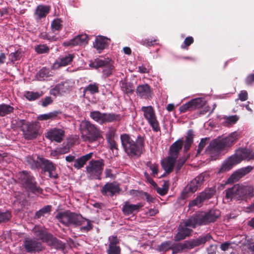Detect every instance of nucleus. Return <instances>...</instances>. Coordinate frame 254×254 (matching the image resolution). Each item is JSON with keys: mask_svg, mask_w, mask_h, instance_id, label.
Returning a JSON list of instances; mask_svg holds the SVG:
<instances>
[{"mask_svg": "<svg viewBox=\"0 0 254 254\" xmlns=\"http://www.w3.org/2000/svg\"><path fill=\"white\" fill-rule=\"evenodd\" d=\"M17 179L25 189L36 195L42 194L43 189L37 185L35 178L27 171L19 172L17 175Z\"/></svg>", "mask_w": 254, "mask_h": 254, "instance_id": "nucleus-8", "label": "nucleus"}, {"mask_svg": "<svg viewBox=\"0 0 254 254\" xmlns=\"http://www.w3.org/2000/svg\"><path fill=\"white\" fill-rule=\"evenodd\" d=\"M176 160L177 158L169 156L166 160L162 161V167L166 174H169L173 171L176 163Z\"/></svg>", "mask_w": 254, "mask_h": 254, "instance_id": "nucleus-29", "label": "nucleus"}, {"mask_svg": "<svg viewBox=\"0 0 254 254\" xmlns=\"http://www.w3.org/2000/svg\"><path fill=\"white\" fill-rule=\"evenodd\" d=\"M104 161L92 159L86 166L85 173L89 180H101V175L104 167Z\"/></svg>", "mask_w": 254, "mask_h": 254, "instance_id": "nucleus-10", "label": "nucleus"}, {"mask_svg": "<svg viewBox=\"0 0 254 254\" xmlns=\"http://www.w3.org/2000/svg\"><path fill=\"white\" fill-rule=\"evenodd\" d=\"M64 136V131L60 128H54L47 133L46 137L51 140L61 142Z\"/></svg>", "mask_w": 254, "mask_h": 254, "instance_id": "nucleus-28", "label": "nucleus"}, {"mask_svg": "<svg viewBox=\"0 0 254 254\" xmlns=\"http://www.w3.org/2000/svg\"><path fill=\"white\" fill-rule=\"evenodd\" d=\"M192 215L187 219L184 223V225H180L178 228V232L174 237V241L179 242L185 239L191 235L192 230L188 228L191 227L195 228L198 226Z\"/></svg>", "mask_w": 254, "mask_h": 254, "instance_id": "nucleus-13", "label": "nucleus"}, {"mask_svg": "<svg viewBox=\"0 0 254 254\" xmlns=\"http://www.w3.org/2000/svg\"><path fill=\"white\" fill-rule=\"evenodd\" d=\"M121 189L118 184L114 183H107L101 190V193L104 196H113L116 193H119Z\"/></svg>", "mask_w": 254, "mask_h": 254, "instance_id": "nucleus-24", "label": "nucleus"}, {"mask_svg": "<svg viewBox=\"0 0 254 254\" xmlns=\"http://www.w3.org/2000/svg\"><path fill=\"white\" fill-rule=\"evenodd\" d=\"M183 140L179 139L173 143L169 149V155L170 156L177 158L180 151L181 150L183 145Z\"/></svg>", "mask_w": 254, "mask_h": 254, "instance_id": "nucleus-30", "label": "nucleus"}, {"mask_svg": "<svg viewBox=\"0 0 254 254\" xmlns=\"http://www.w3.org/2000/svg\"><path fill=\"white\" fill-rule=\"evenodd\" d=\"M209 139V138L208 137L203 138L201 139V141L198 145L197 153H200L201 152V151L203 150V148L206 145L207 141Z\"/></svg>", "mask_w": 254, "mask_h": 254, "instance_id": "nucleus-58", "label": "nucleus"}, {"mask_svg": "<svg viewBox=\"0 0 254 254\" xmlns=\"http://www.w3.org/2000/svg\"><path fill=\"white\" fill-rule=\"evenodd\" d=\"M213 239L210 233L201 235L196 239L185 241L183 243L184 252L192 249L195 247L204 245L206 243L209 242Z\"/></svg>", "mask_w": 254, "mask_h": 254, "instance_id": "nucleus-16", "label": "nucleus"}, {"mask_svg": "<svg viewBox=\"0 0 254 254\" xmlns=\"http://www.w3.org/2000/svg\"><path fill=\"white\" fill-rule=\"evenodd\" d=\"M93 155V153L90 152L76 159L74 161L73 167L77 170L81 169L91 159Z\"/></svg>", "mask_w": 254, "mask_h": 254, "instance_id": "nucleus-31", "label": "nucleus"}, {"mask_svg": "<svg viewBox=\"0 0 254 254\" xmlns=\"http://www.w3.org/2000/svg\"><path fill=\"white\" fill-rule=\"evenodd\" d=\"M141 111L143 112L144 117L147 121L152 129L155 132L160 131L159 124L157 120L154 108L151 106H142Z\"/></svg>", "mask_w": 254, "mask_h": 254, "instance_id": "nucleus-17", "label": "nucleus"}, {"mask_svg": "<svg viewBox=\"0 0 254 254\" xmlns=\"http://www.w3.org/2000/svg\"><path fill=\"white\" fill-rule=\"evenodd\" d=\"M62 114L60 110L54 111L47 114L40 115L37 118L39 121L55 120L59 119V115Z\"/></svg>", "mask_w": 254, "mask_h": 254, "instance_id": "nucleus-37", "label": "nucleus"}, {"mask_svg": "<svg viewBox=\"0 0 254 254\" xmlns=\"http://www.w3.org/2000/svg\"><path fill=\"white\" fill-rule=\"evenodd\" d=\"M17 125L21 128L23 137L26 140H33L40 135V127L37 122H29L24 120H20Z\"/></svg>", "mask_w": 254, "mask_h": 254, "instance_id": "nucleus-9", "label": "nucleus"}, {"mask_svg": "<svg viewBox=\"0 0 254 254\" xmlns=\"http://www.w3.org/2000/svg\"><path fill=\"white\" fill-rule=\"evenodd\" d=\"M122 145L125 152L130 157L139 156L142 153L145 146V137L138 134L134 140L130 135L123 133L121 135Z\"/></svg>", "mask_w": 254, "mask_h": 254, "instance_id": "nucleus-3", "label": "nucleus"}, {"mask_svg": "<svg viewBox=\"0 0 254 254\" xmlns=\"http://www.w3.org/2000/svg\"><path fill=\"white\" fill-rule=\"evenodd\" d=\"M216 192L214 187L205 189L197 197L189 203L190 206H201L205 201L211 198Z\"/></svg>", "mask_w": 254, "mask_h": 254, "instance_id": "nucleus-19", "label": "nucleus"}, {"mask_svg": "<svg viewBox=\"0 0 254 254\" xmlns=\"http://www.w3.org/2000/svg\"><path fill=\"white\" fill-rule=\"evenodd\" d=\"M198 226L213 223L220 216L219 210L212 209L207 212H199L192 215Z\"/></svg>", "mask_w": 254, "mask_h": 254, "instance_id": "nucleus-11", "label": "nucleus"}, {"mask_svg": "<svg viewBox=\"0 0 254 254\" xmlns=\"http://www.w3.org/2000/svg\"><path fill=\"white\" fill-rule=\"evenodd\" d=\"M46 243L50 247L56 250H64V244L51 234Z\"/></svg>", "mask_w": 254, "mask_h": 254, "instance_id": "nucleus-33", "label": "nucleus"}, {"mask_svg": "<svg viewBox=\"0 0 254 254\" xmlns=\"http://www.w3.org/2000/svg\"><path fill=\"white\" fill-rule=\"evenodd\" d=\"M43 95L42 91L40 92H33L27 91L24 94L25 98L29 101H34L42 97Z\"/></svg>", "mask_w": 254, "mask_h": 254, "instance_id": "nucleus-43", "label": "nucleus"}, {"mask_svg": "<svg viewBox=\"0 0 254 254\" xmlns=\"http://www.w3.org/2000/svg\"><path fill=\"white\" fill-rule=\"evenodd\" d=\"M173 247V244L171 241H168L162 243L158 246V250L160 252H166L170 250H172Z\"/></svg>", "mask_w": 254, "mask_h": 254, "instance_id": "nucleus-48", "label": "nucleus"}, {"mask_svg": "<svg viewBox=\"0 0 254 254\" xmlns=\"http://www.w3.org/2000/svg\"><path fill=\"white\" fill-rule=\"evenodd\" d=\"M17 179L25 189L36 195L42 194L43 189L37 185L35 178L27 171L19 172L17 175Z\"/></svg>", "mask_w": 254, "mask_h": 254, "instance_id": "nucleus-7", "label": "nucleus"}, {"mask_svg": "<svg viewBox=\"0 0 254 254\" xmlns=\"http://www.w3.org/2000/svg\"><path fill=\"white\" fill-rule=\"evenodd\" d=\"M122 90L126 94H132L134 92L133 85L130 83L124 82L122 85Z\"/></svg>", "mask_w": 254, "mask_h": 254, "instance_id": "nucleus-49", "label": "nucleus"}, {"mask_svg": "<svg viewBox=\"0 0 254 254\" xmlns=\"http://www.w3.org/2000/svg\"><path fill=\"white\" fill-rule=\"evenodd\" d=\"M75 58L73 54H68L64 56L61 57L59 59L58 64L59 66H65L70 64Z\"/></svg>", "mask_w": 254, "mask_h": 254, "instance_id": "nucleus-40", "label": "nucleus"}, {"mask_svg": "<svg viewBox=\"0 0 254 254\" xmlns=\"http://www.w3.org/2000/svg\"><path fill=\"white\" fill-rule=\"evenodd\" d=\"M79 129L84 141L92 143L103 138L102 130L90 121H82L80 124Z\"/></svg>", "mask_w": 254, "mask_h": 254, "instance_id": "nucleus-5", "label": "nucleus"}, {"mask_svg": "<svg viewBox=\"0 0 254 254\" xmlns=\"http://www.w3.org/2000/svg\"><path fill=\"white\" fill-rule=\"evenodd\" d=\"M107 142L109 145L110 149L112 150L113 151H114V150H116L117 151V152L118 153L119 149L118 148V144L115 140L114 139L109 140Z\"/></svg>", "mask_w": 254, "mask_h": 254, "instance_id": "nucleus-59", "label": "nucleus"}, {"mask_svg": "<svg viewBox=\"0 0 254 254\" xmlns=\"http://www.w3.org/2000/svg\"><path fill=\"white\" fill-rule=\"evenodd\" d=\"M60 222L65 226H79L82 225L85 221H86L87 225L80 228V230L82 232H88L92 230L93 225L91 220L84 218L81 214L74 212H71L69 210L58 213L56 216Z\"/></svg>", "mask_w": 254, "mask_h": 254, "instance_id": "nucleus-2", "label": "nucleus"}, {"mask_svg": "<svg viewBox=\"0 0 254 254\" xmlns=\"http://www.w3.org/2000/svg\"><path fill=\"white\" fill-rule=\"evenodd\" d=\"M169 181H165L164 182L162 188L159 187L157 185V187H154V189L160 195L163 196L166 194L169 190Z\"/></svg>", "mask_w": 254, "mask_h": 254, "instance_id": "nucleus-46", "label": "nucleus"}, {"mask_svg": "<svg viewBox=\"0 0 254 254\" xmlns=\"http://www.w3.org/2000/svg\"><path fill=\"white\" fill-rule=\"evenodd\" d=\"M84 92H89L91 94L98 93L99 92L98 84L96 83L89 84L84 89Z\"/></svg>", "mask_w": 254, "mask_h": 254, "instance_id": "nucleus-47", "label": "nucleus"}, {"mask_svg": "<svg viewBox=\"0 0 254 254\" xmlns=\"http://www.w3.org/2000/svg\"><path fill=\"white\" fill-rule=\"evenodd\" d=\"M156 41V40H150L149 39H146L142 40L141 42V44L146 47H150L153 45V43Z\"/></svg>", "mask_w": 254, "mask_h": 254, "instance_id": "nucleus-61", "label": "nucleus"}, {"mask_svg": "<svg viewBox=\"0 0 254 254\" xmlns=\"http://www.w3.org/2000/svg\"><path fill=\"white\" fill-rule=\"evenodd\" d=\"M146 165L152 171V175L155 177L158 173V165L157 164H153L150 161H147Z\"/></svg>", "mask_w": 254, "mask_h": 254, "instance_id": "nucleus-52", "label": "nucleus"}, {"mask_svg": "<svg viewBox=\"0 0 254 254\" xmlns=\"http://www.w3.org/2000/svg\"><path fill=\"white\" fill-rule=\"evenodd\" d=\"M172 250L173 251V254L184 252L183 243L173 244Z\"/></svg>", "mask_w": 254, "mask_h": 254, "instance_id": "nucleus-51", "label": "nucleus"}, {"mask_svg": "<svg viewBox=\"0 0 254 254\" xmlns=\"http://www.w3.org/2000/svg\"><path fill=\"white\" fill-rule=\"evenodd\" d=\"M36 52L38 54L47 53L49 51V48L45 45H40L35 48Z\"/></svg>", "mask_w": 254, "mask_h": 254, "instance_id": "nucleus-57", "label": "nucleus"}, {"mask_svg": "<svg viewBox=\"0 0 254 254\" xmlns=\"http://www.w3.org/2000/svg\"><path fill=\"white\" fill-rule=\"evenodd\" d=\"M12 217L11 212L10 210H0V224L6 223L9 221Z\"/></svg>", "mask_w": 254, "mask_h": 254, "instance_id": "nucleus-44", "label": "nucleus"}, {"mask_svg": "<svg viewBox=\"0 0 254 254\" xmlns=\"http://www.w3.org/2000/svg\"><path fill=\"white\" fill-rule=\"evenodd\" d=\"M90 117L101 125L106 123L120 122L123 118V116L119 114L115 113H102L99 111L90 112Z\"/></svg>", "mask_w": 254, "mask_h": 254, "instance_id": "nucleus-12", "label": "nucleus"}, {"mask_svg": "<svg viewBox=\"0 0 254 254\" xmlns=\"http://www.w3.org/2000/svg\"><path fill=\"white\" fill-rule=\"evenodd\" d=\"M239 117L237 115H232L227 117L225 119V124L227 126L236 124L239 120Z\"/></svg>", "mask_w": 254, "mask_h": 254, "instance_id": "nucleus-54", "label": "nucleus"}, {"mask_svg": "<svg viewBox=\"0 0 254 254\" xmlns=\"http://www.w3.org/2000/svg\"><path fill=\"white\" fill-rule=\"evenodd\" d=\"M243 160H254V152L247 148H239L224 162L219 172L229 171Z\"/></svg>", "mask_w": 254, "mask_h": 254, "instance_id": "nucleus-4", "label": "nucleus"}, {"mask_svg": "<svg viewBox=\"0 0 254 254\" xmlns=\"http://www.w3.org/2000/svg\"><path fill=\"white\" fill-rule=\"evenodd\" d=\"M62 20L60 19H54L51 23V28L53 31H59L62 29Z\"/></svg>", "mask_w": 254, "mask_h": 254, "instance_id": "nucleus-50", "label": "nucleus"}, {"mask_svg": "<svg viewBox=\"0 0 254 254\" xmlns=\"http://www.w3.org/2000/svg\"><path fill=\"white\" fill-rule=\"evenodd\" d=\"M88 42V36L85 34H81L75 36L74 38L70 40L69 42L64 43V44L66 46H77Z\"/></svg>", "mask_w": 254, "mask_h": 254, "instance_id": "nucleus-32", "label": "nucleus"}, {"mask_svg": "<svg viewBox=\"0 0 254 254\" xmlns=\"http://www.w3.org/2000/svg\"><path fill=\"white\" fill-rule=\"evenodd\" d=\"M116 129L113 127H109L108 131L106 133V138L107 141L112 140H114L116 135Z\"/></svg>", "mask_w": 254, "mask_h": 254, "instance_id": "nucleus-53", "label": "nucleus"}, {"mask_svg": "<svg viewBox=\"0 0 254 254\" xmlns=\"http://www.w3.org/2000/svg\"><path fill=\"white\" fill-rule=\"evenodd\" d=\"M137 96L141 98L149 99L151 97L152 91L150 86L148 84L138 85L136 89Z\"/></svg>", "mask_w": 254, "mask_h": 254, "instance_id": "nucleus-26", "label": "nucleus"}, {"mask_svg": "<svg viewBox=\"0 0 254 254\" xmlns=\"http://www.w3.org/2000/svg\"><path fill=\"white\" fill-rule=\"evenodd\" d=\"M144 174L147 182L150 183L153 187H157V184L154 182L153 179L150 177L149 175L147 172H145Z\"/></svg>", "mask_w": 254, "mask_h": 254, "instance_id": "nucleus-64", "label": "nucleus"}, {"mask_svg": "<svg viewBox=\"0 0 254 254\" xmlns=\"http://www.w3.org/2000/svg\"><path fill=\"white\" fill-rule=\"evenodd\" d=\"M207 177L206 173H201L193 180H192L189 184L183 190L182 193L183 199H186L189 196L190 192L193 193L201 187L205 181V178Z\"/></svg>", "mask_w": 254, "mask_h": 254, "instance_id": "nucleus-15", "label": "nucleus"}, {"mask_svg": "<svg viewBox=\"0 0 254 254\" xmlns=\"http://www.w3.org/2000/svg\"><path fill=\"white\" fill-rule=\"evenodd\" d=\"M205 100L203 98H196L180 106L181 113L190 112L201 108L205 104Z\"/></svg>", "mask_w": 254, "mask_h": 254, "instance_id": "nucleus-20", "label": "nucleus"}, {"mask_svg": "<svg viewBox=\"0 0 254 254\" xmlns=\"http://www.w3.org/2000/svg\"><path fill=\"white\" fill-rule=\"evenodd\" d=\"M253 169V167L248 166L246 167L238 169L231 175V176L228 179L226 183L227 184H231L238 181L240 179L249 173Z\"/></svg>", "mask_w": 254, "mask_h": 254, "instance_id": "nucleus-22", "label": "nucleus"}, {"mask_svg": "<svg viewBox=\"0 0 254 254\" xmlns=\"http://www.w3.org/2000/svg\"><path fill=\"white\" fill-rule=\"evenodd\" d=\"M143 206V205L141 203L133 204L129 203L128 201H126L123 206L122 211L125 215H129L138 212Z\"/></svg>", "mask_w": 254, "mask_h": 254, "instance_id": "nucleus-27", "label": "nucleus"}, {"mask_svg": "<svg viewBox=\"0 0 254 254\" xmlns=\"http://www.w3.org/2000/svg\"><path fill=\"white\" fill-rule=\"evenodd\" d=\"M52 76L50 69L46 67H43L36 74V78L39 81H44L47 78Z\"/></svg>", "mask_w": 254, "mask_h": 254, "instance_id": "nucleus-38", "label": "nucleus"}, {"mask_svg": "<svg viewBox=\"0 0 254 254\" xmlns=\"http://www.w3.org/2000/svg\"><path fill=\"white\" fill-rule=\"evenodd\" d=\"M40 159V165L42 166L41 168L44 172H48L50 178L57 179L58 175L55 172L56 170L55 165L51 161L46 159L43 157H38Z\"/></svg>", "mask_w": 254, "mask_h": 254, "instance_id": "nucleus-21", "label": "nucleus"}, {"mask_svg": "<svg viewBox=\"0 0 254 254\" xmlns=\"http://www.w3.org/2000/svg\"><path fill=\"white\" fill-rule=\"evenodd\" d=\"M113 61L109 59L97 58L89 64V66L93 68L98 69L100 67L103 69V77L105 78L110 76L114 69Z\"/></svg>", "mask_w": 254, "mask_h": 254, "instance_id": "nucleus-14", "label": "nucleus"}, {"mask_svg": "<svg viewBox=\"0 0 254 254\" xmlns=\"http://www.w3.org/2000/svg\"><path fill=\"white\" fill-rule=\"evenodd\" d=\"M14 111V108L6 104H0V117H4L11 114Z\"/></svg>", "mask_w": 254, "mask_h": 254, "instance_id": "nucleus-42", "label": "nucleus"}, {"mask_svg": "<svg viewBox=\"0 0 254 254\" xmlns=\"http://www.w3.org/2000/svg\"><path fill=\"white\" fill-rule=\"evenodd\" d=\"M194 42L193 38L191 36H189L185 38L184 44L181 45V48L184 50H188V47Z\"/></svg>", "mask_w": 254, "mask_h": 254, "instance_id": "nucleus-55", "label": "nucleus"}, {"mask_svg": "<svg viewBox=\"0 0 254 254\" xmlns=\"http://www.w3.org/2000/svg\"><path fill=\"white\" fill-rule=\"evenodd\" d=\"M226 198L238 200H246L254 196V188L251 185L243 186L236 184L225 190Z\"/></svg>", "mask_w": 254, "mask_h": 254, "instance_id": "nucleus-6", "label": "nucleus"}, {"mask_svg": "<svg viewBox=\"0 0 254 254\" xmlns=\"http://www.w3.org/2000/svg\"><path fill=\"white\" fill-rule=\"evenodd\" d=\"M239 99L242 101H246L248 99V94L246 90H242L239 95Z\"/></svg>", "mask_w": 254, "mask_h": 254, "instance_id": "nucleus-63", "label": "nucleus"}, {"mask_svg": "<svg viewBox=\"0 0 254 254\" xmlns=\"http://www.w3.org/2000/svg\"><path fill=\"white\" fill-rule=\"evenodd\" d=\"M67 83L65 82H61L56 85V86L51 89L50 93L51 95L57 96L62 95L63 93L66 92L68 90Z\"/></svg>", "mask_w": 254, "mask_h": 254, "instance_id": "nucleus-34", "label": "nucleus"}, {"mask_svg": "<svg viewBox=\"0 0 254 254\" xmlns=\"http://www.w3.org/2000/svg\"><path fill=\"white\" fill-rule=\"evenodd\" d=\"M21 57V52L20 50H17L15 52L11 53L9 54V59L12 62H14L20 60Z\"/></svg>", "mask_w": 254, "mask_h": 254, "instance_id": "nucleus-56", "label": "nucleus"}, {"mask_svg": "<svg viewBox=\"0 0 254 254\" xmlns=\"http://www.w3.org/2000/svg\"><path fill=\"white\" fill-rule=\"evenodd\" d=\"M50 10V6L48 5H38L35 11V15L38 19H40L45 17L49 13Z\"/></svg>", "mask_w": 254, "mask_h": 254, "instance_id": "nucleus-36", "label": "nucleus"}, {"mask_svg": "<svg viewBox=\"0 0 254 254\" xmlns=\"http://www.w3.org/2000/svg\"><path fill=\"white\" fill-rule=\"evenodd\" d=\"M39 156H28L26 158V162L27 164L30 166L32 170L39 169L42 168L40 165V159L38 158Z\"/></svg>", "mask_w": 254, "mask_h": 254, "instance_id": "nucleus-35", "label": "nucleus"}, {"mask_svg": "<svg viewBox=\"0 0 254 254\" xmlns=\"http://www.w3.org/2000/svg\"><path fill=\"white\" fill-rule=\"evenodd\" d=\"M193 131L192 129H189L187 132V136L185 141L184 150L185 151H188L190 149L192 143L193 142Z\"/></svg>", "mask_w": 254, "mask_h": 254, "instance_id": "nucleus-41", "label": "nucleus"}, {"mask_svg": "<svg viewBox=\"0 0 254 254\" xmlns=\"http://www.w3.org/2000/svg\"><path fill=\"white\" fill-rule=\"evenodd\" d=\"M52 210V206L50 205H46L35 213V218L39 219L45 214L50 213Z\"/></svg>", "mask_w": 254, "mask_h": 254, "instance_id": "nucleus-45", "label": "nucleus"}, {"mask_svg": "<svg viewBox=\"0 0 254 254\" xmlns=\"http://www.w3.org/2000/svg\"><path fill=\"white\" fill-rule=\"evenodd\" d=\"M23 246L26 252L30 254L38 253L45 250V247L36 238H25L23 242Z\"/></svg>", "mask_w": 254, "mask_h": 254, "instance_id": "nucleus-18", "label": "nucleus"}, {"mask_svg": "<svg viewBox=\"0 0 254 254\" xmlns=\"http://www.w3.org/2000/svg\"><path fill=\"white\" fill-rule=\"evenodd\" d=\"M53 103V100L50 96H47L42 99V106L43 107H47L48 105Z\"/></svg>", "mask_w": 254, "mask_h": 254, "instance_id": "nucleus-62", "label": "nucleus"}, {"mask_svg": "<svg viewBox=\"0 0 254 254\" xmlns=\"http://www.w3.org/2000/svg\"><path fill=\"white\" fill-rule=\"evenodd\" d=\"M32 232L35 236L45 243L52 234L48 232L47 229L40 226H35L32 229Z\"/></svg>", "mask_w": 254, "mask_h": 254, "instance_id": "nucleus-25", "label": "nucleus"}, {"mask_svg": "<svg viewBox=\"0 0 254 254\" xmlns=\"http://www.w3.org/2000/svg\"><path fill=\"white\" fill-rule=\"evenodd\" d=\"M109 39L104 36H100L96 38L95 42L94 43V47L97 50H102L108 45V41Z\"/></svg>", "mask_w": 254, "mask_h": 254, "instance_id": "nucleus-39", "label": "nucleus"}, {"mask_svg": "<svg viewBox=\"0 0 254 254\" xmlns=\"http://www.w3.org/2000/svg\"><path fill=\"white\" fill-rule=\"evenodd\" d=\"M245 83L248 85H252L254 82V73L248 75L245 79Z\"/></svg>", "mask_w": 254, "mask_h": 254, "instance_id": "nucleus-60", "label": "nucleus"}, {"mask_svg": "<svg viewBox=\"0 0 254 254\" xmlns=\"http://www.w3.org/2000/svg\"><path fill=\"white\" fill-rule=\"evenodd\" d=\"M238 139L239 133L236 131L225 138L214 139L206 147L205 153L210 157L211 160H216L224 150L232 146Z\"/></svg>", "mask_w": 254, "mask_h": 254, "instance_id": "nucleus-1", "label": "nucleus"}, {"mask_svg": "<svg viewBox=\"0 0 254 254\" xmlns=\"http://www.w3.org/2000/svg\"><path fill=\"white\" fill-rule=\"evenodd\" d=\"M109 243L107 249V254H121V248L119 246L120 240L116 236H112L108 239Z\"/></svg>", "mask_w": 254, "mask_h": 254, "instance_id": "nucleus-23", "label": "nucleus"}]
</instances>
